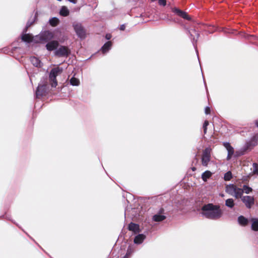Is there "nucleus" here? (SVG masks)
Segmentation results:
<instances>
[{
	"label": "nucleus",
	"instance_id": "nucleus-1",
	"mask_svg": "<svg viewBox=\"0 0 258 258\" xmlns=\"http://www.w3.org/2000/svg\"><path fill=\"white\" fill-rule=\"evenodd\" d=\"M201 214L206 218L211 220H218L222 215V211L220 206L218 205H215L209 203L204 205L201 209Z\"/></svg>",
	"mask_w": 258,
	"mask_h": 258
},
{
	"label": "nucleus",
	"instance_id": "nucleus-2",
	"mask_svg": "<svg viewBox=\"0 0 258 258\" xmlns=\"http://www.w3.org/2000/svg\"><path fill=\"white\" fill-rule=\"evenodd\" d=\"M187 33L191 41L193 46L198 54V51L197 48V41L200 36V33L197 31L195 29H187Z\"/></svg>",
	"mask_w": 258,
	"mask_h": 258
},
{
	"label": "nucleus",
	"instance_id": "nucleus-3",
	"mask_svg": "<svg viewBox=\"0 0 258 258\" xmlns=\"http://www.w3.org/2000/svg\"><path fill=\"white\" fill-rule=\"evenodd\" d=\"M62 72V69L59 67L54 68L51 70L49 75V79L52 82L51 84L52 87H55L57 86L56 77Z\"/></svg>",
	"mask_w": 258,
	"mask_h": 258
},
{
	"label": "nucleus",
	"instance_id": "nucleus-4",
	"mask_svg": "<svg viewBox=\"0 0 258 258\" xmlns=\"http://www.w3.org/2000/svg\"><path fill=\"white\" fill-rule=\"evenodd\" d=\"M71 54L70 49L66 46L59 45L58 48L54 52L55 56L57 57H66L69 56Z\"/></svg>",
	"mask_w": 258,
	"mask_h": 258
},
{
	"label": "nucleus",
	"instance_id": "nucleus-5",
	"mask_svg": "<svg viewBox=\"0 0 258 258\" xmlns=\"http://www.w3.org/2000/svg\"><path fill=\"white\" fill-rule=\"evenodd\" d=\"M73 27L77 35L80 39H85L86 37V31L80 23H73Z\"/></svg>",
	"mask_w": 258,
	"mask_h": 258
},
{
	"label": "nucleus",
	"instance_id": "nucleus-6",
	"mask_svg": "<svg viewBox=\"0 0 258 258\" xmlns=\"http://www.w3.org/2000/svg\"><path fill=\"white\" fill-rule=\"evenodd\" d=\"M47 93V85L44 83L41 84L39 83L36 88L35 92V97L37 98H39L40 97L44 96Z\"/></svg>",
	"mask_w": 258,
	"mask_h": 258
},
{
	"label": "nucleus",
	"instance_id": "nucleus-7",
	"mask_svg": "<svg viewBox=\"0 0 258 258\" xmlns=\"http://www.w3.org/2000/svg\"><path fill=\"white\" fill-rule=\"evenodd\" d=\"M167 215L163 208H161L158 212L152 217V220L154 222H162L166 219Z\"/></svg>",
	"mask_w": 258,
	"mask_h": 258
},
{
	"label": "nucleus",
	"instance_id": "nucleus-8",
	"mask_svg": "<svg viewBox=\"0 0 258 258\" xmlns=\"http://www.w3.org/2000/svg\"><path fill=\"white\" fill-rule=\"evenodd\" d=\"M241 200L245 204V207L248 209H250L254 204V199L253 197L245 196H243Z\"/></svg>",
	"mask_w": 258,
	"mask_h": 258
},
{
	"label": "nucleus",
	"instance_id": "nucleus-9",
	"mask_svg": "<svg viewBox=\"0 0 258 258\" xmlns=\"http://www.w3.org/2000/svg\"><path fill=\"white\" fill-rule=\"evenodd\" d=\"M172 12L178 16L186 20H190L191 18L188 15L187 13L179 9L174 7L172 8Z\"/></svg>",
	"mask_w": 258,
	"mask_h": 258
},
{
	"label": "nucleus",
	"instance_id": "nucleus-10",
	"mask_svg": "<svg viewBox=\"0 0 258 258\" xmlns=\"http://www.w3.org/2000/svg\"><path fill=\"white\" fill-rule=\"evenodd\" d=\"M46 42L45 48L49 51H55L59 46V43L56 40H51Z\"/></svg>",
	"mask_w": 258,
	"mask_h": 258
},
{
	"label": "nucleus",
	"instance_id": "nucleus-11",
	"mask_svg": "<svg viewBox=\"0 0 258 258\" xmlns=\"http://www.w3.org/2000/svg\"><path fill=\"white\" fill-rule=\"evenodd\" d=\"M53 38V34L49 31H45L40 34V40L41 41L47 42Z\"/></svg>",
	"mask_w": 258,
	"mask_h": 258
},
{
	"label": "nucleus",
	"instance_id": "nucleus-12",
	"mask_svg": "<svg viewBox=\"0 0 258 258\" xmlns=\"http://www.w3.org/2000/svg\"><path fill=\"white\" fill-rule=\"evenodd\" d=\"M251 145V142L246 143L245 146L244 148L239 151H236L235 152V154L234 157L235 158L239 157L242 155H243L245 154V151L248 149L249 147Z\"/></svg>",
	"mask_w": 258,
	"mask_h": 258
},
{
	"label": "nucleus",
	"instance_id": "nucleus-13",
	"mask_svg": "<svg viewBox=\"0 0 258 258\" xmlns=\"http://www.w3.org/2000/svg\"><path fill=\"white\" fill-rule=\"evenodd\" d=\"M127 229L135 234L139 233L140 232L139 225L133 222H131L128 224Z\"/></svg>",
	"mask_w": 258,
	"mask_h": 258
},
{
	"label": "nucleus",
	"instance_id": "nucleus-14",
	"mask_svg": "<svg viewBox=\"0 0 258 258\" xmlns=\"http://www.w3.org/2000/svg\"><path fill=\"white\" fill-rule=\"evenodd\" d=\"M237 186L234 184H229L225 186V191L229 195L233 196Z\"/></svg>",
	"mask_w": 258,
	"mask_h": 258
},
{
	"label": "nucleus",
	"instance_id": "nucleus-15",
	"mask_svg": "<svg viewBox=\"0 0 258 258\" xmlns=\"http://www.w3.org/2000/svg\"><path fill=\"white\" fill-rule=\"evenodd\" d=\"M30 59L31 63L34 67L41 68L43 66V63L38 58L35 56H31Z\"/></svg>",
	"mask_w": 258,
	"mask_h": 258
},
{
	"label": "nucleus",
	"instance_id": "nucleus-16",
	"mask_svg": "<svg viewBox=\"0 0 258 258\" xmlns=\"http://www.w3.org/2000/svg\"><path fill=\"white\" fill-rule=\"evenodd\" d=\"M112 45V42L111 41H108L105 42L100 48V51L105 54L111 49Z\"/></svg>",
	"mask_w": 258,
	"mask_h": 258
},
{
	"label": "nucleus",
	"instance_id": "nucleus-17",
	"mask_svg": "<svg viewBox=\"0 0 258 258\" xmlns=\"http://www.w3.org/2000/svg\"><path fill=\"white\" fill-rule=\"evenodd\" d=\"M21 39L26 43H30L32 42L33 38L31 35L23 32V34L21 35Z\"/></svg>",
	"mask_w": 258,
	"mask_h": 258
},
{
	"label": "nucleus",
	"instance_id": "nucleus-18",
	"mask_svg": "<svg viewBox=\"0 0 258 258\" xmlns=\"http://www.w3.org/2000/svg\"><path fill=\"white\" fill-rule=\"evenodd\" d=\"M238 224L242 226H246L249 223V220L243 216H239L237 218Z\"/></svg>",
	"mask_w": 258,
	"mask_h": 258
},
{
	"label": "nucleus",
	"instance_id": "nucleus-19",
	"mask_svg": "<svg viewBox=\"0 0 258 258\" xmlns=\"http://www.w3.org/2000/svg\"><path fill=\"white\" fill-rule=\"evenodd\" d=\"M37 16H38V12L36 11L35 13L33 20L31 21L30 20H29L28 21V22L26 24V27H25V28L23 30L24 33H26L28 28L30 27L35 22V21L37 20Z\"/></svg>",
	"mask_w": 258,
	"mask_h": 258
},
{
	"label": "nucleus",
	"instance_id": "nucleus-20",
	"mask_svg": "<svg viewBox=\"0 0 258 258\" xmlns=\"http://www.w3.org/2000/svg\"><path fill=\"white\" fill-rule=\"evenodd\" d=\"M146 236L143 234H138L134 238V243L135 244H141L145 239Z\"/></svg>",
	"mask_w": 258,
	"mask_h": 258
},
{
	"label": "nucleus",
	"instance_id": "nucleus-21",
	"mask_svg": "<svg viewBox=\"0 0 258 258\" xmlns=\"http://www.w3.org/2000/svg\"><path fill=\"white\" fill-rule=\"evenodd\" d=\"M212 174L213 173L210 171L206 170L202 174L201 178L204 182H206L212 176Z\"/></svg>",
	"mask_w": 258,
	"mask_h": 258
},
{
	"label": "nucleus",
	"instance_id": "nucleus-22",
	"mask_svg": "<svg viewBox=\"0 0 258 258\" xmlns=\"http://www.w3.org/2000/svg\"><path fill=\"white\" fill-rule=\"evenodd\" d=\"M251 228L254 231H258V218H251Z\"/></svg>",
	"mask_w": 258,
	"mask_h": 258
},
{
	"label": "nucleus",
	"instance_id": "nucleus-23",
	"mask_svg": "<svg viewBox=\"0 0 258 258\" xmlns=\"http://www.w3.org/2000/svg\"><path fill=\"white\" fill-rule=\"evenodd\" d=\"M243 191L242 190V188H239L237 186L236 188L235 191L234 192V195L233 197H234L236 199L241 198L243 197Z\"/></svg>",
	"mask_w": 258,
	"mask_h": 258
},
{
	"label": "nucleus",
	"instance_id": "nucleus-24",
	"mask_svg": "<svg viewBox=\"0 0 258 258\" xmlns=\"http://www.w3.org/2000/svg\"><path fill=\"white\" fill-rule=\"evenodd\" d=\"M60 15L63 17H67L69 15L70 11L66 6H62L59 11Z\"/></svg>",
	"mask_w": 258,
	"mask_h": 258
},
{
	"label": "nucleus",
	"instance_id": "nucleus-25",
	"mask_svg": "<svg viewBox=\"0 0 258 258\" xmlns=\"http://www.w3.org/2000/svg\"><path fill=\"white\" fill-rule=\"evenodd\" d=\"M59 22V19L56 17H53L49 20L50 25L53 27L56 26Z\"/></svg>",
	"mask_w": 258,
	"mask_h": 258
},
{
	"label": "nucleus",
	"instance_id": "nucleus-26",
	"mask_svg": "<svg viewBox=\"0 0 258 258\" xmlns=\"http://www.w3.org/2000/svg\"><path fill=\"white\" fill-rule=\"evenodd\" d=\"M234 202L233 199H228L225 201V206L232 209L234 206Z\"/></svg>",
	"mask_w": 258,
	"mask_h": 258
},
{
	"label": "nucleus",
	"instance_id": "nucleus-27",
	"mask_svg": "<svg viewBox=\"0 0 258 258\" xmlns=\"http://www.w3.org/2000/svg\"><path fill=\"white\" fill-rule=\"evenodd\" d=\"M211 157L202 156L201 160L202 165L207 166L210 161Z\"/></svg>",
	"mask_w": 258,
	"mask_h": 258
},
{
	"label": "nucleus",
	"instance_id": "nucleus-28",
	"mask_svg": "<svg viewBox=\"0 0 258 258\" xmlns=\"http://www.w3.org/2000/svg\"><path fill=\"white\" fill-rule=\"evenodd\" d=\"M70 84L74 86H79L80 84V81L78 79L75 78V77H73L70 81Z\"/></svg>",
	"mask_w": 258,
	"mask_h": 258
},
{
	"label": "nucleus",
	"instance_id": "nucleus-29",
	"mask_svg": "<svg viewBox=\"0 0 258 258\" xmlns=\"http://www.w3.org/2000/svg\"><path fill=\"white\" fill-rule=\"evenodd\" d=\"M232 177L233 175L231 171H228L224 174V179L225 181H229Z\"/></svg>",
	"mask_w": 258,
	"mask_h": 258
},
{
	"label": "nucleus",
	"instance_id": "nucleus-30",
	"mask_svg": "<svg viewBox=\"0 0 258 258\" xmlns=\"http://www.w3.org/2000/svg\"><path fill=\"white\" fill-rule=\"evenodd\" d=\"M242 190L243 191V193L248 194L252 191V188L247 185L244 184L242 186Z\"/></svg>",
	"mask_w": 258,
	"mask_h": 258
},
{
	"label": "nucleus",
	"instance_id": "nucleus-31",
	"mask_svg": "<svg viewBox=\"0 0 258 258\" xmlns=\"http://www.w3.org/2000/svg\"><path fill=\"white\" fill-rule=\"evenodd\" d=\"M211 149L210 147L206 148L204 151L202 156L211 157Z\"/></svg>",
	"mask_w": 258,
	"mask_h": 258
},
{
	"label": "nucleus",
	"instance_id": "nucleus-32",
	"mask_svg": "<svg viewBox=\"0 0 258 258\" xmlns=\"http://www.w3.org/2000/svg\"><path fill=\"white\" fill-rule=\"evenodd\" d=\"M209 121L207 120H205V121L203 123V125L204 134H206L207 133V126L209 125Z\"/></svg>",
	"mask_w": 258,
	"mask_h": 258
},
{
	"label": "nucleus",
	"instance_id": "nucleus-33",
	"mask_svg": "<svg viewBox=\"0 0 258 258\" xmlns=\"http://www.w3.org/2000/svg\"><path fill=\"white\" fill-rule=\"evenodd\" d=\"M250 177V175L243 176L241 179L242 182L243 183H247L249 181V178Z\"/></svg>",
	"mask_w": 258,
	"mask_h": 258
},
{
	"label": "nucleus",
	"instance_id": "nucleus-34",
	"mask_svg": "<svg viewBox=\"0 0 258 258\" xmlns=\"http://www.w3.org/2000/svg\"><path fill=\"white\" fill-rule=\"evenodd\" d=\"M252 166L253 168V173L258 174V164L256 163H253L252 164Z\"/></svg>",
	"mask_w": 258,
	"mask_h": 258
},
{
	"label": "nucleus",
	"instance_id": "nucleus-35",
	"mask_svg": "<svg viewBox=\"0 0 258 258\" xmlns=\"http://www.w3.org/2000/svg\"><path fill=\"white\" fill-rule=\"evenodd\" d=\"M227 150L228 152V154L232 155V156L234 155L235 152L233 147L231 146L230 147H229V148L227 149Z\"/></svg>",
	"mask_w": 258,
	"mask_h": 258
},
{
	"label": "nucleus",
	"instance_id": "nucleus-36",
	"mask_svg": "<svg viewBox=\"0 0 258 258\" xmlns=\"http://www.w3.org/2000/svg\"><path fill=\"white\" fill-rule=\"evenodd\" d=\"M166 0H158V4L160 6H165L166 5Z\"/></svg>",
	"mask_w": 258,
	"mask_h": 258
},
{
	"label": "nucleus",
	"instance_id": "nucleus-37",
	"mask_svg": "<svg viewBox=\"0 0 258 258\" xmlns=\"http://www.w3.org/2000/svg\"><path fill=\"white\" fill-rule=\"evenodd\" d=\"M223 146L225 147V148L227 150L229 147H230L231 146L229 142H223Z\"/></svg>",
	"mask_w": 258,
	"mask_h": 258
},
{
	"label": "nucleus",
	"instance_id": "nucleus-38",
	"mask_svg": "<svg viewBox=\"0 0 258 258\" xmlns=\"http://www.w3.org/2000/svg\"><path fill=\"white\" fill-rule=\"evenodd\" d=\"M210 111H211L210 107L209 106L206 107V108L205 109V114H209L210 113Z\"/></svg>",
	"mask_w": 258,
	"mask_h": 258
},
{
	"label": "nucleus",
	"instance_id": "nucleus-39",
	"mask_svg": "<svg viewBox=\"0 0 258 258\" xmlns=\"http://www.w3.org/2000/svg\"><path fill=\"white\" fill-rule=\"evenodd\" d=\"M111 37H112L111 35L109 33H107L105 36L106 39H107L108 40H110L111 38Z\"/></svg>",
	"mask_w": 258,
	"mask_h": 258
},
{
	"label": "nucleus",
	"instance_id": "nucleus-40",
	"mask_svg": "<svg viewBox=\"0 0 258 258\" xmlns=\"http://www.w3.org/2000/svg\"><path fill=\"white\" fill-rule=\"evenodd\" d=\"M119 29L121 31H124L125 29V24H123L121 25Z\"/></svg>",
	"mask_w": 258,
	"mask_h": 258
},
{
	"label": "nucleus",
	"instance_id": "nucleus-41",
	"mask_svg": "<svg viewBox=\"0 0 258 258\" xmlns=\"http://www.w3.org/2000/svg\"><path fill=\"white\" fill-rule=\"evenodd\" d=\"M251 38H253L254 40L257 39V37L254 35H249L248 39L251 40Z\"/></svg>",
	"mask_w": 258,
	"mask_h": 258
},
{
	"label": "nucleus",
	"instance_id": "nucleus-42",
	"mask_svg": "<svg viewBox=\"0 0 258 258\" xmlns=\"http://www.w3.org/2000/svg\"><path fill=\"white\" fill-rule=\"evenodd\" d=\"M232 156H232V155H230V154H227V160H230V159H231V158H232Z\"/></svg>",
	"mask_w": 258,
	"mask_h": 258
},
{
	"label": "nucleus",
	"instance_id": "nucleus-43",
	"mask_svg": "<svg viewBox=\"0 0 258 258\" xmlns=\"http://www.w3.org/2000/svg\"><path fill=\"white\" fill-rule=\"evenodd\" d=\"M232 156H232V155H230V154H227V160H230V159H231V158H232Z\"/></svg>",
	"mask_w": 258,
	"mask_h": 258
},
{
	"label": "nucleus",
	"instance_id": "nucleus-44",
	"mask_svg": "<svg viewBox=\"0 0 258 258\" xmlns=\"http://www.w3.org/2000/svg\"><path fill=\"white\" fill-rule=\"evenodd\" d=\"M68 1L74 4H76L77 3V0H68Z\"/></svg>",
	"mask_w": 258,
	"mask_h": 258
},
{
	"label": "nucleus",
	"instance_id": "nucleus-45",
	"mask_svg": "<svg viewBox=\"0 0 258 258\" xmlns=\"http://www.w3.org/2000/svg\"><path fill=\"white\" fill-rule=\"evenodd\" d=\"M130 254V251H129V249L128 248V249H127V250L126 254V255L124 256V258H125V257H126V256H127V255H128V254Z\"/></svg>",
	"mask_w": 258,
	"mask_h": 258
},
{
	"label": "nucleus",
	"instance_id": "nucleus-46",
	"mask_svg": "<svg viewBox=\"0 0 258 258\" xmlns=\"http://www.w3.org/2000/svg\"><path fill=\"white\" fill-rule=\"evenodd\" d=\"M203 78L204 82V84H205V86L206 89L207 90V87L206 84V82H205V79H204V78L203 76Z\"/></svg>",
	"mask_w": 258,
	"mask_h": 258
},
{
	"label": "nucleus",
	"instance_id": "nucleus-47",
	"mask_svg": "<svg viewBox=\"0 0 258 258\" xmlns=\"http://www.w3.org/2000/svg\"><path fill=\"white\" fill-rule=\"evenodd\" d=\"M255 125L258 127V119L255 120Z\"/></svg>",
	"mask_w": 258,
	"mask_h": 258
},
{
	"label": "nucleus",
	"instance_id": "nucleus-48",
	"mask_svg": "<svg viewBox=\"0 0 258 258\" xmlns=\"http://www.w3.org/2000/svg\"><path fill=\"white\" fill-rule=\"evenodd\" d=\"M191 170L194 171H196V168L195 167H192L191 168Z\"/></svg>",
	"mask_w": 258,
	"mask_h": 258
},
{
	"label": "nucleus",
	"instance_id": "nucleus-49",
	"mask_svg": "<svg viewBox=\"0 0 258 258\" xmlns=\"http://www.w3.org/2000/svg\"><path fill=\"white\" fill-rule=\"evenodd\" d=\"M125 215H126V211L125 210V212H124V217H125Z\"/></svg>",
	"mask_w": 258,
	"mask_h": 258
}]
</instances>
